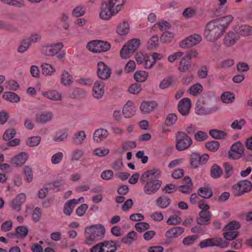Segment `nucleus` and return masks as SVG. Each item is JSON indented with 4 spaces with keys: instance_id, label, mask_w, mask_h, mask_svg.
Returning a JSON list of instances; mask_svg holds the SVG:
<instances>
[{
    "instance_id": "obj_26",
    "label": "nucleus",
    "mask_w": 252,
    "mask_h": 252,
    "mask_svg": "<svg viewBox=\"0 0 252 252\" xmlns=\"http://www.w3.org/2000/svg\"><path fill=\"white\" fill-rule=\"evenodd\" d=\"M199 218L197 219V222L200 225H206L210 220L212 214L211 213L206 210H201L199 213Z\"/></svg>"
},
{
    "instance_id": "obj_32",
    "label": "nucleus",
    "mask_w": 252,
    "mask_h": 252,
    "mask_svg": "<svg viewBox=\"0 0 252 252\" xmlns=\"http://www.w3.org/2000/svg\"><path fill=\"white\" fill-rule=\"evenodd\" d=\"M171 199L167 196H161L156 200L157 205L161 209L167 208L171 203Z\"/></svg>"
},
{
    "instance_id": "obj_46",
    "label": "nucleus",
    "mask_w": 252,
    "mask_h": 252,
    "mask_svg": "<svg viewBox=\"0 0 252 252\" xmlns=\"http://www.w3.org/2000/svg\"><path fill=\"white\" fill-rule=\"evenodd\" d=\"M223 166L225 172L224 178L225 179L229 178L233 173V167L232 164L228 162H224Z\"/></svg>"
},
{
    "instance_id": "obj_9",
    "label": "nucleus",
    "mask_w": 252,
    "mask_h": 252,
    "mask_svg": "<svg viewBox=\"0 0 252 252\" xmlns=\"http://www.w3.org/2000/svg\"><path fill=\"white\" fill-rule=\"evenodd\" d=\"M252 189V183L248 180L240 181L232 188L234 195L237 196L250 191Z\"/></svg>"
},
{
    "instance_id": "obj_47",
    "label": "nucleus",
    "mask_w": 252,
    "mask_h": 252,
    "mask_svg": "<svg viewBox=\"0 0 252 252\" xmlns=\"http://www.w3.org/2000/svg\"><path fill=\"white\" fill-rule=\"evenodd\" d=\"M171 25L169 22L165 21H162L155 24L152 27V30L159 28L161 31H163L169 29Z\"/></svg>"
},
{
    "instance_id": "obj_45",
    "label": "nucleus",
    "mask_w": 252,
    "mask_h": 252,
    "mask_svg": "<svg viewBox=\"0 0 252 252\" xmlns=\"http://www.w3.org/2000/svg\"><path fill=\"white\" fill-rule=\"evenodd\" d=\"M202 86L200 84L196 83L189 88V92L193 95H197L202 93Z\"/></svg>"
},
{
    "instance_id": "obj_30",
    "label": "nucleus",
    "mask_w": 252,
    "mask_h": 252,
    "mask_svg": "<svg viewBox=\"0 0 252 252\" xmlns=\"http://www.w3.org/2000/svg\"><path fill=\"white\" fill-rule=\"evenodd\" d=\"M87 135L84 130H80L76 132L72 138L73 142L76 145H80L83 144L86 138Z\"/></svg>"
},
{
    "instance_id": "obj_42",
    "label": "nucleus",
    "mask_w": 252,
    "mask_h": 252,
    "mask_svg": "<svg viewBox=\"0 0 252 252\" xmlns=\"http://www.w3.org/2000/svg\"><path fill=\"white\" fill-rule=\"evenodd\" d=\"M149 76L148 72L145 71H137L134 75V79L139 82H145Z\"/></svg>"
},
{
    "instance_id": "obj_5",
    "label": "nucleus",
    "mask_w": 252,
    "mask_h": 252,
    "mask_svg": "<svg viewBox=\"0 0 252 252\" xmlns=\"http://www.w3.org/2000/svg\"><path fill=\"white\" fill-rule=\"evenodd\" d=\"M225 31L215 20L209 22L205 28V37L210 42H214L220 39L224 34Z\"/></svg>"
},
{
    "instance_id": "obj_36",
    "label": "nucleus",
    "mask_w": 252,
    "mask_h": 252,
    "mask_svg": "<svg viewBox=\"0 0 252 252\" xmlns=\"http://www.w3.org/2000/svg\"><path fill=\"white\" fill-rule=\"evenodd\" d=\"M42 73L45 76H51L56 71L54 66L47 63H43L41 64Z\"/></svg>"
},
{
    "instance_id": "obj_53",
    "label": "nucleus",
    "mask_w": 252,
    "mask_h": 252,
    "mask_svg": "<svg viewBox=\"0 0 252 252\" xmlns=\"http://www.w3.org/2000/svg\"><path fill=\"white\" fill-rule=\"evenodd\" d=\"M23 173L26 176V180L28 183L32 182L33 179V173L32 168L29 166H26L23 169Z\"/></svg>"
},
{
    "instance_id": "obj_52",
    "label": "nucleus",
    "mask_w": 252,
    "mask_h": 252,
    "mask_svg": "<svg viewBox=\"0 0 252 252\" xmlns=\"http://www.w3.org/2000/svg\"><path fill=\"white\" fill-rule=\"evenodd\" d=\"M199 195L204 198H210L213 195V192L210 189L200 188L199 189Z\"/></svg>"
},
{
    "instance_id": "obj_64",
    "label": "nucleus",
    "mask_w": 252,
    "mask_h": 252,
    "mask_svg": "<svg viewBox=\"0 0 252 252\" xmlns=\"http://www.w3.org/2000/svg\"><path fill=\"white\" fill-rule=\"evenodd\" d=\"M16 134V130L13 129L6 130L3 134V138L5 141H9L14 137Z\"/></svg>"
},
{
    "instance_id": "obj_56",
    "label": "nucleus",
    "mask_w": 252,
    "mask_h": 252,
    "mask_svg": "<svg viewBox=\"0 0 252 252\" xmlns=\"http://www.w3.org/2000/svg\"><path fill=\"white\" fill-rule=\"evenodd\" d=\"M241 227V224L237 221H232L228 223L223 228L225 231L237 230Z\"/></svg>"
},
{
    "instance_id": "obj_50",
    "label": "nucleus",
    "mask_w": 252,
    "mask_h": 252,
    "mask_svg": "<svg viewBox=\"0 0 252 252\" xmlns=\"http://www.w3.org/2000/svg\"><path fill=\"white\" fill-rule=\"evenodd\" d=\"M174 36L173 33L166 32L162 34L160 37V40L163 43H169L172 41L174 38Z\"/></svg>"
},
{
    "instance_id": "obj_38",
    "label": "nucleus",
    "mask_w": 252,
    "mask_h": 252,
    "mask_svg": "<svg viewBox=\"0 0 252 252\" xmlns=\"http://www.w3.org/2000/svg\"><path fill=\"white\" fill-rule=\"evenodd\" d=\"M222 170L220 167L217 164H214L210 170V174L214 179H218L222 175Z\"/></svg>"
},
{
    "instance_id": "obj_48",
    "label": "nucleus",
    "mask_w": 252,
    "mask_h": 252,
    "mask_svg": "<svg viewBox=\"0 0 252 252\" xmlns=\"http://www.w3.org/2000/svg\"><path fill=\"white\" fill-rule=\"evenodd\" d=\"M136 146V144L134 141H126L125 143H124L122 145V147L118 150V152L119 153H124L126 150L130 148H134Z\"/></svg>"
},
{
    "instance_id": "obj_31",
    "label": "nucleus",
    "mask_w": 252,
    "mask_h": 252,
    "mask_svg": "<svg viewBox=\"0 0 252 252\" xmlns=\"http://www.w3.org/2000/svg\"><path fill=\"white\" fill-rule=\"evenodd\" d=\"M42 94L47 98L53 101H60L62 100V95L56 90H49L44 92Z\"/></svg>"
},
{
    "instance_id": "obj_6",
    "label": "nucleus",
    "mask_w": 252,
    "mask_h": 252,
    "mask_svg": "<svg viewBox=\"0 0 252 252\" xmlns=\"http://www.w3.org/2000/svg\"><path fill=\"white\" fill-rule=\"evenodd\" d=\"M105 232V227L102 224H95L87 227L85 233H88L89 236L86 238V243L90 244L93 242L101 240L104 237Z\"/></svg>"
},
{
    "instance_id": "obj_24",
    "label": "nucleus",
    "mask_w": 252,
    "mask_h": 252,
    "mask_svg": "<svg viewBox=\"0 0 252 252\" xmlns=\"http://www.w3.org/2000/svg\"><path fill=\"white\" fill-rule=\"evenodd\" d=\"M135 111L133 103L131 101H128L124 105L122 112L126 118H130L135 114Z\"/></svg>"
},
{
    "instance_id": "obj_43",
    "label": "nucleus",
    "mask_w": 252,
    "mask_h": 252,
    "mask_svg": "<svg viewBox=\"0 0 252 252\" xmlns=\"http://www.w3.org/2000/svg\"><path fill=\"white\" fill-rule=\"evenodd\" d=\"M235 98V95L229 92H224L221 95V99L225 103H231L234 101Z\"/></svg>"
},
{
    "instance_id": "obj_10",
    "label": "nucleus",
    "mask_w": 252,
    "mask_h": 252,
    "mask_svg": "<svg viewBox=\"0 0 252 252\" xmlns=\"http://www.w3.org/2000/svg\"><path fill=\"white\" fill-rule=\"evenodd\" d=\"M110 45L107 42L101 40H94L89 42L87 47L89 50L94 53H100L109 50Z\"/></svg>"
},
{
    "instance_id": "obj_23",
    "label": "nucleus",
    "mask_w": 252,
    "mask_h": 252,
    "mask_svg": "<svg viewBox=\"0 0 252 252\" xmlns=\"http://www.w3.org/2000/svg\"><path fill=\"white\" fill-rule=\"evenodd\" d=\"M109 135L108 131L104 128L96 129L93 135V139L95 142L100 143L106 139Z\"/></svg>"
},
{
    "instance_id": "obj_37",
    "label": "nucleus",
    "mask_w": 252,
    "mask_h": 252,
    "mask_svg": "<svg viewBox=\"0 0 252 252\" xmlns=\"http://www.w3.org/2000/svg\"><path fill=\"white\" fill-rule=\"evenodd\" d=\"M3 97L5 100L13 103H17L20 100V97L18 94L11 92H5Z\"/></svg>"
},
{
    "instance_id": "obj_63",
    "label": "nucleus",
    "mask_w": 252,
    "mask_h": 252,
    "mask_svg": "<svg viewBox=\"0 0 252 252\" xmlns=\"http://www.w3.org/2000/svg\"><path fill=\"white\" fill-rule=\"evenodd\" d=\"M181 219L177 216H171L167 220V223L168 225H175L180 224Z\"/></svg>"
},
{
    "instance_id": "obj_49",
    "label": "nucleus",
    "mask_w": 252,
    "mask_h": 252,
    "mask_svg": "<svg viewBox=\"0 0 252 252\" xmlns=\"http://www.w3.org/2000/svg\"><path fill=\"white\" fill-rule=\"evenodd\" d=\"M158 37L157 35H154L148 43V48L154 50L158 46Z\"/></svg>"
},
{
    "instance_id": "obj_25",
    "label": "nucleus",
    "mask_w": 252,
    "mask_h": 252,
    "mask_svg": "<svg viewBox=\"0 0 252 252\" xmlns=\"http://www.w3.org/2000/svg\"><path fill=\"white\" fill-rule=\"evenodd\" d=\"M157 104L154 101H143L140 105V109L143 114H148L152 112L156 107Z\"/></svg>"
},
{
    "instance_id": "obj_57",
    "label": "nucleus",
    "mask_w": 252,
    "mask_h": 252,
    "mask_svg": "<svg viewBox=\"0 0 252 252\" xmlns=\"http://www.w3.org/2000/svg\"><path fill=\"white\" fill-rule=\"evenodd\" d=\"M63 155L62 152H58L54 154L51 158V162L53 164L60 163L63 159Z\"/></svg>"
},
{
    "instance_id": "obj_20",
    "label": "nucleus",
    "mask_w": 252,
    "mask_h": 252,
    "mask_svg": "<svg viewBox=\"0 0 252 252\" xmlns=\"http://www.w3.org/2000/svg\"><path fill=\"white\" fill-rule=\"evenodd\" d=\"M104 83L101 81H96L93 88V95L96 98H101L104 94Z\"/></svg>"
},
{
    "instance_id": "obj_7",
    "label": "nucleus",
    "mask_w": 252,
    "mask_h": 252,
    "mask_svg": "<svg viewBox=\"0 0 252 252\" xmlns=\"http://www.w3.org/2000/svg\"><path fill=\"white\" fill-rule=\"evenodd\" d=\"M140 40L134 38L125 44L120 51V56L123 59L129 58L138 48Z\"/></svg>"
},
{
    "instance_id": "obj_22",
    "label": "nucleus",
    "mask_w": 252,
    "mask_h": 252,
    "mask_svg": "<svg viewBox=\"0 0 252 252\" xmlns=\"http://www.w3.org/2000/svg\"><path fill=\"white\" fill-rule=\"evenodd\" d=\"M184 228L182 227H173L166 231L165 236L168 239L176 238L180 236L184 232Z\"/></svg>"
},
{
    "instance_id": "obj_35",
    "label": "nucleus",
    "mask_w": 252,
    "mask_h": 252,
    "mask_svg": "<svg viewBox=\"0 0 252 252\" xmlns=\"http://www.w3.org/2000/svg\"><path fill=\"white\" fill-rule=\"evenodd\" d=\"M209 134L215 139H222L227 136L226 131L216 129H212L209 131Z\"/></svg>"
},
{
    "instance_id": "obj_16",
    "label": "nucleus",
    "mask_w": 252,
    "mask_h": 252,
    "mask_svg": "<svg viewBox=\"0 0 252 252\" xmlns=\"http://www.w3.org/2000/svg\"><path fill=\"white\" fill-rule=\"evenodd\" d=\"M53 118V114L52 112L43 111L37 113L36 114L35 121L37 123L44 124L50 122Z\"/></svg>"
},
{
    "instance_id": "obj_13",
    "label": "nucleus",
    "mask_w": 252,
    "mask_h": 252,
    "mask_svg": "<svg viewBox=\"0 0 252 252\" xmlns=\"http://www.w3.org/2000/svg\"><path fill=\"white\" fill-rule=\"evenodd\" d=\"M209 156L207 154H199L193 153L190 155V163L191 166L194 168L198 167L199 165L205 164L208 160Z\"/></svg>"
},
{
    "instance_id": "obj_14",
    "label": "nucleus",
    "mask_w": 252,
    "mask_h": 252,
    "mask_svg": "<svg viewBox=\"0 0 252 252\" xmlns=\"http://www.w3.org/2000/svg\"><path fill=\"white\" fill-rule=\"evenodd\" d=\"M111 74V69L103 62H99L97 63V75L98 77L103 80L108 79Z\"/></svg>"
},
{
    "instance_id": "obj_40",
    "label": "nucleus",
    "mask_w": 252,
    "mask_h": 252,
    "mask_svg": "<svg viewBox=\"0 0 252 252\" xmlns=\"http://www.w3.org/2000/svg\"><path fill=\"white\" fill-rule=\"evenodd\" d=\"M129 31V24L126 22H124L118 26L117 28V32L121 35H124L128 33Z\"/></svg>"
},
{
    "instance_id": "obj_2",
    "label": "nucleus",
    "mask_w": 252,
    "mask_h": 252,
    "mask_svg": "<svg viewBox=\"0 0 252 252\" xmlns=\"http://www.w3.org/2000/svg\"><path fill=\"white\" fill-rule=\"evenodd\" d=\"M123 1H103L100 7L99 18L108 21L116 16L124 7Z\"/></svg>"
},
{
    "instance_id": "obj_59",
    "label": "nucleus",
    "mask_w": 252,
    "mask_h": 252,
    "mask_svg": "<svg viewBox=\"0 0 252 252\" xmlns=\"http://www.w3.org/2000/svg\"><path fill=\"white\" fill-rule=\"evenodd\" d=\"M208 137L207 133L203 131H198L194 134V139L197 141L202 142L206 140Z\"/></svg>"
},
{
    "instance_id": "obj_1",
    "label": "nucleus",
    "mask_w": 252,
    "mask_h": 252,
    "mask_svg": "<svg viewBox=\"0 0 252 252\" xmlns=\"http://www.w3.org/2000/svg\"><path fill=\"white\" fill-rule=\"evenodd\" d=\"M160 170L154 168L145 172L141 177L142 183H146L143 188L144 193L147 195L154 194L159 189L162 182L154 179L158 178L160 174Z\"/></svg>"
},
{
    "instance_id": "obj_17",
    "label": "nucleus",
    "mask_w": 252,
    "mask_h": 252,
    "mask_svg": "<svg viewBox=\"0 0 252 252\" xmlns=\"http://www.w3.org/2000/svg\"><path fill=\"white\" fill-rule=\"evenodd\" d=\"M191 101L189 98H183L179 102L178 110L182 115H187L189 113Z\"/></svg>"
},
{
    "instance_id": "obj_12",
    "label": "nucleus",
    "mask_w": 252,
    "mask_h": 252,
    "mask_svg": "<svg viewBox=\"0 0 252 252\" xmlns=\"http://www.w3.org/2000/svg\"><path fill=\"white\" fill-rule=\"evenodd\" d=\"M202 40V36L198 34H192L180 43V46L182 48H188L199 44Z\"/></svg>"
},
{
    "instance_id": "obj_62",
    "label": "nucleus",
    "mask_w": 252,
    "mask_h": 252,
    "mask_svg": "<svg viewBox=\"0 0 252 252\" xmlns=\"http://www.w3.org/2000/svg\"><path fill=\"white\" fill-rule=\"evenodd\" d=\"M86 12V8L84 6H78L72 11V15L75 17H80L84 15Z\"/></svg>"
},
{
    "instance_id": "obj_41",
    "label": "nucleus",
    "mask_w": 252,
    "mask_h": 252,
    "mask_svg": "<svg viewBox=\"0 0 252 252\" xmlns=\"http://www.w3.org/2000/svg\"><path fill=\"white\" fill-rule=\"evenodd\" d=\"M237 32L241 35H252V27L247 25H242L237 30Z\"/></svg>"
},
{
    "instance_id": "obj_11",
    "label": "nucleus",
    "mask_w": 252,
    "mask_h": 252,
    "mask_svg": "<svg viewBox=\"0 0 252 252\" xmlns=\"http://www.w3.org/2000/svg\"><path fill=\"white\" fill-rule=\"evenodd\" d=\"M199 246L201 248L215 246L224 248L228 246V243L223 241L221 238L215 237L206 239L201 241Z\"/></svg>"
},
{
    "instance_id": "obj_19",
    "label": "nucleus",
    "mask_w": 252,
    "mask_h": 252,
    "mask_svg": "<svg viewBox=\"0 0 252 252\" xmlns=\"http://www.w3.org/2000/svg\"><path fill=\"white\" fill-rule=\"evenodd\" d=\"M81 199H84L83 197L78 199H73L67 201L64 205L63 212L66 216H70L73 212L75 205L78 204Z\"/></svg>"
},
{
    "instance_id": "obj_58",
    "label": "nucleus",
    "mask_w": 252,
    "mask_h": 252,
    "mask_svg": "<svg viewBox=\"0 0 252 252\" xmlns=\"http://www.w3.org/2000/svg\"><path fill=\"white\" fill-rule=\"evenodd\" d=\"M0 29L8 31H15L16 28L13 24L0 21Z\"/></svg>"
},
{
    "instance_id": "obj_61",
    "label": "nucleus",
    "mask_w": 252,
    "mask_h": 252,
    "mask_svg": "<svg viewBox=\"0 0 252 252\" xmlns=\"http://www.w3.org/2000/svg\"><path fill=\"white\" fill-rule=\"evenodd\" d=\"M135 227L138 232H142L150 228V225L145 222H140L135 224Z\"/></svg>"
},
{
    "instance_id": "obj_51",
    "label": "nucleus",
    "mask_w": 252,
    "mask_h": 252,
    "mask_svg": "<svg viewBox=\"0 0 252 252\" xmlns=\"http://www.w3.org/2000/svg\"><path fill=\"white\" fill-rule=\"evenodd\" d=\"M177 116L175 113H171L168 114L165 121V124L167 126H172L177 120Z\"/></svg>"
},
{
    "instance_id": "obj_15",
    "label": "nucleus",
    "mask_w": 252,
    "mask_h": 252,
    "mask_svg": "<svg viewBox=\"0 0 252 252\" xmlns=\"http://www.w3.org/2000/svg\"><path fill=\"white\" fill-rule=\"evenodd\" d=\"M244 148L243 145L239 141L233 144L228 152L229 157L232 159H238L243 153Z\"/></svg>"
},
{
    "instance_id": "obj_28",
    "label": "nucleus",
    "mask_w": 252,
    "mask_h": 252,
    "mask_svg": "<svg viewBox=\"0 0 252 252\" xmlns=\"http://www.w3.org/2000/svg\"><path fill=\"white\" fill-rule=\"evenodd\" d=\"M61 83L65 86H69L73 84V77L67 70H63L62 71L61 76Z\"/></svg>"
},
{
    "instance_id": "obj_54",
    "label": "nucleus",
    "mask_w": 252,
    "mask_h": 252,
    "mask_svg": "<svg viewBox=\"0 0 252 252\" xmlns=\"http://www.w3.org/2000/svg\"><path fill=\"white\" fill-rule=\"evenodd\" d=\"M220 146L219 142L212 141L206 143V147L210 151L215 152L218 150Z\"/></svg>"
},
{
    "instance_id": "obj_34",
    "label": "nucleus",
    "mask_w": 252,
    "mask_h": 252,
    "mask_svg": "<svg viewBox=\"0 0 252 252\" xmlns=\"http://www.w3.org/2000/svg\"><path fill=\"white\" fill-rule=\"evenodd\" d=\"M104 252H115L117 250V245L116 242L113 241H105L102 242Z\"/></svg>"
},
{
    "instance_id": "obj_44",
    "label": "nucleus",
    "mask_w": 252,
    "mask_h": 252,
    "mask_svg": "<svg viewBox=\"0 0 252 252\" xmlns=\"http://www.w3.org/2000/svg\"><path fill=\"white\" fill-rule=\"evenodd\" d=\"M31 45L30 41H29L28 39H24L20 42L17 48V52L18 53H23L30 48Z\"/></svg>"
},
{
    "instance_id": "obj_33",
    "label": "nucleus",
    "mask_w": 252,
    "mask_h": 252,
    "mask_svg": "<svg viewBox=\"0 0 252 252\" xmlns=\"http://www.w3.org/2000/svg\"><path fill=\"white\" fill-rule=\"evenodd\" d=\"M191 65L190 61L184 57L181 58L179 62L178 69L181 72H185L189 70Z\"/></svg>"
},
{
    "instance_id": "obj_39",
    "label": "nucleus",
    "mask_w": 252,
    "mask_h": 252,
    "mask_svg": "<svg viewBox=\"0 0 252 252\" xmlns=\"http://www.w3.org/2000/svg\"><path fill=\"white\" fill-rule=\"evenodd\" d=\"M137 239V233L134 231L129 232L125 237L122 238V242L127 244H131L134 241Z\"/></svg>"
},
{
    "instance_id": "obj_29",
    "label": "nucleus",
    "mask_w": 252,
    "mask_h": 252,
    "mask_svg": "<svg viewBox=\"0 0 252 252\" xmlns=\"http://www.w3.org/2000/svg\"><path fill=\"white\" fill-rule=\"evenodd\" d=\"M233 19L234 17L232 15H228L215 20L218 24H220V26L223 28V30L225 31L226 28L229 26Z\"/></svg>"
},
{
    "instance_id": "obj_3",
    "label": "nucleus",
    "mask_w": 252,
    "mask_h": 252,
    "mask_svg": "<svg viewBox=\"0 0 252 252\" xmlns=\"http://www.w3.org/2000/svg\"><path fill=\"white\" fill-rule=\"evenodd\" d=\"M220 109V106L215 98L199 99L196 103L195 113L199 115H206L214 113Z\"/></svg>"
},
{
    "instance_id": "obj_60",
    "label": "nucleus",
    "mask_w": 252,
    "mask_h": 252,
    "mask_svg": "<svg viewBox=\"0 0 252 252\" xmlns=\"http://www.w3.org/2000/svg\"><path fill=\"white\" fill-rule=\"evenodd\" d=\"M109 150L104 147H100L94 150L93 153L98 157H104L108 154Z\"/></svg>"
},
{
    "instance_id": "obj_4",
    "label": "nucleus",
    "mask_w": 252,
    "mask_h": 252,
    "mask_svg": "<svg viewBox=\"0 0 252 252\" xmlns=\"http://www.w3.org/2000/svg\"><path fill=\"white\" fill-rule=\"evenodd\" d=\"M63 47L64 45L62 42L46 44L42 46L41 54L47 57L57 55L59 60H62L65 58L66 54L65 50H62Z\"/></svg>"
},
{
    "instance_id": "obj_18",
    "label": "nucleus",
    "mask_w": 252,
    "mask_h": 252,
    "mask_svg": "<svg viewBox=\"0 0 252 252\" xmlns=\"http://www.w3.org/2000/svg\"><path fill=\"white\" fill-rule=\"evenodd\" d=\"M29 156L26 152H21L11 158V163L16 167H20L26 162Z\"/></svg>"
},
{
    "instance_id": "obj_27",
    "label": "nucleus",
    "mask_w": 252,
    "mask_h": 252,
    "mask_svg": "<svg viewBox=\"0 0 252 252\" xmlns=\"http://www.w3.org/2000/svg\"><path fill=\"white\" fill-rule=\"evenodd\" d=\"M239 37L233 32H228L223 38V44L226 47L233 45L238 40Z\"/></svg>"
},
{
    "instance_id": "obj_8",
    "label": "nucleus",
    "mask_w": 252,
    "mask_h": 252,
    "mask_svg": "<svg viewBox=\"0 0 252 252\" xmlns=\"http://www.w3.org/2000/svg\"><path fill=\"white\" fill-rule=\"evenodd\" d=\"M176 148L181 151L189 148L192 144V141L185 132L178 131L176 136Z\"/></svg>"
},
{
    "instance_id": "obj_21",
    "label": "nucleus",
    "mask_w": 252,
    "mask_h": 252,
    "mask_svg": "<svg viewBox=\"0 0 252 252\" xmlns=\"http://www.w3.org/2000/svg\"><path fill=\"white\" fill-rule=\"evenodd\" d=\"M26 195L24 193L18 194L11 203V206L16 211H20L21 209V205L25 202Z\"/></svg>"
},
{
    "instance_id": "obj_55",
    "label": "nucleus",
    "mask_w": 252,
    "mask_h": 252,
    "mask_svg": "<svg viewBox=\"0 0 252 252\" xmlns=\"http://www.w3.org/2000/svg\"><path fill=\"white\" fill-rule=\"evenodd\" d=\"M41 141L39 136H33L29 138L27 140V144L30 147H35L39 145Z\"/></svg>"
}]
</instances>
